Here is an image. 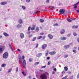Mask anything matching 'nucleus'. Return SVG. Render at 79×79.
<instances>
[{"label": "nucleus", "mask_w": 79, "mask_h": 79, "mask_svg": "<svg viewBox=\"0 0 79 79\" xmlns=\"http://www.w3.org/2000/svg\"><path fill=\"white\" fill-rule=\"evenodd\" d=\"M40 77L41 79H47V75L45 73L41 75Z\"/></svg>", "instance_id": "nucleus-1"}, {"label": "nucleus", "mask_w": 79, "mask_h": 79, "mask_svg": "<svg viewBox=\"0 0 79 79\" xmlns=\"http://www.w3.org/2000/svg\"><path fill=\"white\" fill-rule=\"evenodd\" d=\"M8 56V53L7 52H6L3 55V57L5 59H6Z\"/></svg>", "instance_id": "nucleus-2"}, {"label": "nucleus", "mask_w": 79, "mask_h": 79, "mask_svg": "<svg viewBox=\"0 0 79 79\" xmlns=\"http://www.w3.org/2000/svg\"><path fill=\"white\" fill-rule=\"evenodd\" d=\"M5 48V47L4 46H0V53H3V51Z\"/></svg>", "instance_id": "nucleus-3"}, {"label": "nucleus", "mask_w": 79, "mask_h": 79, "mask_svg": "<svg viewBox=\"0 0 79 79\" xmlns=\"http://www.w3.org/2000/svg\"><path fill=\"white\" fill-rule=\"evenodd\" d=\"M23 63H22V65L24 68H26V61L25 60H23Z\"/></svg>", "instance_id": "nucleus-4"}, {"label": "nucleus", "mask_w": 79, "mask_h": 79, "mask_svg": "<svg viewBox=\"0 0 79 79\" xmlns=\"http://www.w3.org/2000/svg\"><path fill=\"white\" fill-rule=\"evenodd\" d=\"M65 12V10H64V9H60L59 10V12L60 14H63Z\"/></svg>", "instance_id": "nucleus-5"}, {"label": "nucleus", "mask_w": 79, "mask_h": 79, "mask_svg": "<svg viewBox=\"0 0 79 79\" xmlns=\"http://www.w3.org/2000/svg\"><path fill=\"white\" fill-rule=\"evenodd\" d=\"M49 55H55L56 54V52L55 51L51 52H49Z\"/></svg>", "instance_id": "nucleus-6"}, {"label": "nucleus", "mask_w": 79, "mask_h": 79, "mask_svg": "<svg viewBox=\"0 0 79 79\" xmlns=\"http://www.w3.org/2000/svg\"><path fill=\"white\" fill-rule=\"evenodd\" d=\"M47 47V44H44L42 46V49H45Z\"/></svg>", "instance_id": "nucleus-7"}, {"label": "nucleus", "mask_w": 79, "mask_h": 79, "mask_svg": "<svg viewBox=\"0 0 79 79\" xmlns=\"http://www.w3.org/2000/svg\"><path fill=\"white\" fill-rule=\"evenodd\" d=\"M48 37L50 39H53V35L51 34H49L48 35Z\"/></svg>", "instance_id": "nucleus-8"}, {"label": "nucleus", "mask_w": 79, "mask_h": 79, "mask_svg": "<svg viewBox=\"0 0 79 79\" xmlns=\"http://www.w3.org/2000/svg\"><path fill=\"white\" fill-rule=\"evenodd\" d=\"M42 55V53H39L36 55V56L37 57H40V56H41Z\"/></svg>", "instance_id": "nucleus-9"}, {"label": "nucleus", "mask_w": 79, "mask_h": 79, "mask_svg": "<svg viewBox=\"0 0 79 79\" xmlns=\"http://www.w3.org/2000/svg\"><path fill=\"white\" fill-rule=\"evenodd\" d=\"M24 34L23 33H21L20 34V36L21 39H23L24 38Z\"/></svg>", "instance_id": "nucleus-10"}, {"label": "nucleus", "mask_w": 79, "mask_h": 79, "mask_svg": "<svg viewBox=\"0 0 79 79\" xmlns=\"http://www.w3.org/2000/svg\"><path fill=\"white\" fill-rule=\"evenodd\" d=\"M66 37L64 36L60 38V39L62 40H66Z\"/></svg>", "instance_id": "nucleus-11"}, {"label": "nucleus", "mask_w": 79, "mask_h": 79, "mask_svg": "<svg viewBox=\"0 0 79 79\" xmlns=\"http://www.w3.org/2000/svg\"><path fill=\"white\" fill-rule=\"evenodd\" d=\"M64 32H65V31L64 30V29H62L60 31V33L62 34H64Z\"/></svg>", "instance_id": "nucleus-12"}, {"label": "nucleus", "mask_w": 79, "mask_h": 79, "mask_svg": "<svg viewBox=\"0 0 79 79\" xmlns=\"http://www.w3.org/2000/svg\"><path fill=\"white\" fill-rule=\"evenodd\" d=\"M7 3V2H2L1 3V5H6Z\"/></svg>", "instance_id": "nucleus-13"}, {"label": "nucleus", "mask_w": 79, "mask_h": 79, "mask_svg": "<svg viewBox=\"0 0 79 79\" xmlns=\"http://www.w3.org/2000/svg\"><path fill=\"white\" fill-rule=\"evenodd\" d=\"M79 3V1L77 3H76V4H75V5H73V6H74L75 7H74V8L76 9V8H77V6H76V5H78Z\"/></svg>", "instance_id": "nucleus-14"}, {"label": "nucleus", "mask_w": 79, "mask_h": 79, "mask_svg": "<svg viewBox=\"0 0 79 79\" xmlns=\"http://www.w3.org/2000/svg\"><path fill=\"white\" fill-rule=\"evenodd\" d=\"M69 48V45H67L64 46V48L65 49L68 48Z\"/></svg>", "instance_id": "nucleus-15"}, {"label": "nucleus", "mask_w": 79, "mask_h": 79, "mask_svg": "<svg viewBox=\"0 0 79 79\" xmlns=\"http://www.w3.org/2000/svg\"><path fill=\"white\" fill-rule=\"evenodd\" d=\"M19 24H22L23 23V21H22V19H20L19 20Z\"/></svg>", "instance_id": "nucleus-16"}, {"label": "nucleus", "mask_w": 79, "mask_h": 79, "mask_svg": "<svg viewBox=\"0 0 79 79\" xmlns=\"http://www.w3.org/2000/svg\"><path fill=\"white\" fill-rule=\"evenodd\" d=\"M3 35H5L6 37H8L9 36V35L7 34V33H3Z\"/></svg>", "instance_id": "nucleus-17"}, {"label": "nucleus", "mask_w": 79, "mask_h": 79, "mask_svg": "<svg viewBox=\"0 0 79 79\" xmlns=\"http://www.w3.org/2000/svg\"><path fill=\"white\" fill-rule=\"evenodd\" d=\"M77 27H78V26H75V25H74V26H73V27H72V28H73V29H76V28H77Z\"/></svg>", "instance_id": "nucleus-18"}, {"label": "nucleus", "mask_w": 79, "mask_h": 79, "mask_svg": "<svg viewBox=\"0 0 79 79\" xmlns=\"http://www.w3.org/2000/svg\"><path fill=\"white\" fill-rule=\"evenodd\" d=\"M40 63V62H36L35 63L34 65H35V66H37L38 64H39Z\"/></svg>", "instance_id": "nucleus-19"}, {"label": "nucleus", "mask_w": 79, "mask_h": 79, "mask_svg": "<svg viewBox=\"0 0 79 79\" xmlns=\"http://www.w3.org/2000/svg\"><path fill=\"white\" fill-rule=\"evenodd\" d=\"M22 26L21 25L19 24H18V25L17 26V28H20V27H21Z\"/></svg>", "instance_id": "nucleus-20"}, {"label": "nucleus", "mask_w": 79, "mask_h": 79, "mask_svg": "<svg viewBox=\"0 0 79 79\" xmlns=\"http://www.w3.org/2000/svg\"><path fill=\"white\" fill-rule=\"evenodd\" d=\"M33 27H32V28H31V30L32 31H34V29H35V25H34L33 26Z\"/></svg>", "instance_id": "nucleus-21"}, {"label": "nucleus", "mask_w": 79, "mask_h": 79, "mask_svg": "<svg viewBox=\"0 0 79 79\" xmlns=\"http://www.w3.org/2000/svg\"><path fill=\"white\" fill-rule=\"evenodd\" d=\"M42 36H40L37 37V39H42Z\"/></svg>", "instance_id": "nucleus-22"}, {"label": "nucleus", "mask_w": 79, "mask_h": 79, "mask_svg": "<svg viewBox=\"0 0 79 79\" xmlns=\"http://www.w3.org/2000/svg\"><path fill=\"white\" fill-rule=\"evenodd\" d=\"M64 69L65 71H68V67H64Z\"/></svg>", "instance_id": "nucleus-23"}, {"label": "nucleus", "mask_w": 79, "mask_h": 79, "mask_svg": "<svg viewBox=\"0 0 79 79\" xmlns=\"http://www.w3.org/2000/svg\"><path fill=\"white\" fill-rule=\"evenodd\" d=\"M19 59L20 60V61L21 63H22V60H21V56L19 57Z\"/></svg>", "instance_id": "nucleus-24"}, {"label": "nucleus", "mask_w": 79, "mask_h": 79, "mask_svg": "<svg viewBox=\"0 0 79 79\" xmlns=\"http://www.w3.org/2000/svg\"><path fill=\"white\" fill-rule=\"evenodd\" d=\"M5 66H6V64H2V65H1L2 67L3 68L5 67Z\"/></svg>", "instance_id": "nucleus-25"}, {"label": "nucleus", "mask_w": 79, "mask_h": 79, "mask_svg": "<svg viewBox=\"0 0 79 79\" xmlns=\"http://www.w3.org/2000/svg\"><path fill=\"white\" fill-rule=\"evenodd\" d=\"M48 54V51H47V52L45 54V56H47Z\"/></svg>", "instance_id": "nucleus-26"}, {"label": "nucleus", "mask_w": 79, "mask_h": 79, "mask_svg": "<svg viewBox=\"0 0 79 79\" xmlns=\"http://www.w3.org/2000/svg\"><path fill=\"white\" fill-rule=\"evenodd\" d=\"M40 21L41 23H43V22H44V20L42 19H40Z\"/></svg>", "instance_id": "nucleus-27"}, {"label": "nucleus", "mask_w": 79, "mask_h": 79, "mask_svg": "<svg viewBox=\"0 0 79 79\" xmlns=\"http://www.w3.org/2000/svg\"><path fill=\"white\" fill-rule=\"evenodd\" d=\"M36 31H37V32H38L39 31V28L38 27H36Z\"/></svg>", "instance_id": "nucleus-28"}, {"label": "nucleus", "mask_w": 79, "mask_h": 79, "mask_svg": "<svg viewBox=\"0 0 79 79\" xmlns=\"http://www.w3.org/2000/svg\"><path fill=\"white\" fill-rule=\"evenodd\" d=\"M22 8L23 10H26V7L24 6H22Z\"/></svg>", "instance_id": "nucleus-29"}, {"label": "nucleus", "mask_w": 79, "mask_h": 79, "mask_svg": "<svg viewBox=\"0 0 79 79\" xmlns=\"http://www.w3.org/2000/svg\"><path fill=\"white\" fill-rule=\"evenodd\" d=\"M64 58H67V57H68V55H65L64 56Z\"/></svg>", "instance_id": "nucleus-30"}, {"label": "nucleus", "mask_w": 79, "mask_h": 79, "mask_svg": "<svg viewBox=\"0 0 79 79\" xmlns=\"http://www.w3.org/2000/svg\"><path fill=\"white\" fill-rule=\"evenodd\" d=\"M35 39H36V37H34L33 38L32 40V41H35Z\"/></svg>", "instance_id": "nucleus-31"}, {"label": "nucleus", "mask_w": 79, "mask_h": 79, "mask_svg": "<svg viewBox=\"0 0 79 79\" xmlns=\"http://www.w3.org/2000/svg\"><path fill=\"white\" fill-rule=\"evenodd\" d=\"M36 45L35 48H38V47L39 46V44H36Z\"/></svg>", "instance_id": "nucleus-32"}, {"label": "nucleus", "mask_w": 79, "mask_h": 79, "mask_svg": "<svg viewBox=\"0 0 79 79\" xmlns=\"http://www.w3.org/2000/svg\"><path fill=\"white\" fill-rule=\"evenodd\" d=\"M22 74H23V76H26V74H24V72H22Z\"/></svg>", "instance_id": "nucleus-33"}, {"label": "nucleus", "mask_w": 79, "mask_h": 79, "mask_svg": "<svg viewBox=\"0 0 79 79\" xmlns=\"http://www.w3.org/2000/svg\"><path fill=\"white\" fill-rule=\"evenodd\" d=\"M12 70V69H9V71H8V73H11Z\"/></svg>", "instance_id": "nucleus-34"}, {"label": "nucleus", "mask_w": 79, "mask_h": 79, "mask_svg": "<svg viewBox=\"0 0 79 79\" xmlns=\"http://www.w3.org/2000/svg\"><path fill=\"white\" fill-rule=\"evenodd\" d=\"M27 3H29L31 2V0H26Z\"/></svg>", "instance_id": "nucleus-35"}, {"label": "nucleus", "mask_w": 79, "mask_h": 79, "mask_svg": "<svg viewBox=\"0 0 79 79\" xmlns=\"http://www.w3.org/2000/svg\"><path fill=\"white\" fill-rule=\"evenodd\" d=\"M67 21H68V22H71L72 21V20L70 19H67Z\"/></svg>", "instance_id": "nucleus-36"}, {"label": "nucleus", "mask_w": 79, "mask_h": 79, "mask_svg": "<svg viewBox=\"0 0 79 79\" xmlns=\"http://www.w3.org/2000/svg\"><path fill=\"white\" fill-rule=\"evenodd\" d=\"M31 27H28V31H29L31 30Z\"/></svg>", "instance_id": "nucleus-37"}, {"label": "nucleus", "mask_w": 79, "mask_h": 79, "mask_svg": "<svg viewBox=\"0 0 79 79\" xmlns=\"http://www.w3.org/2000/svg\"><path fill=\"white\" fill-rule=\"evenodd\" d=\"M58 23H55L53 25L54 26H58Z\"/></svg>", "instance_id": "nucleus-38"}, {"label": "nucleus", "mask_w": 79, "mask_h": 79, "mask_svg": "<svg viewBox=\"0 0 79 79\" xmlns=\"http://www.w3.org/2000/svg\"><path fill=\"white\" fill-rule=\"evenodd\" d=\"M50 64H51V61H49L48 63V65H50Z\"/></svg>", "instance_id": "nucleus-39"}, {"label": "nucleus", "mask_w": 79, "mask_h": 79, "mask_svg": "<svg viewBox=\"0 0 79 79\" xmlns=\"http://www.w3.org/2000/svg\"><path fill=\"white\" fill-rule=\"evenodd\" d=\"M67 77H68V76H65V77H64L62 79H66Z\"/></svg>", "instance_id": "nucleus-40"}, {"label": "nucleus", "mask_w": 79, "mask_h": 79, "mask_svg": "<svg viewBox=\"0 0 79 79\" xmlns=\"http://www.w3.org/2000/svg\"><path fill=\"white\" fill-rule=\"evenodd\" d=\"M73 34L74 36H76V35H77V34L75 32L73 33Z\"/></svg>", "instance_id": "nucleus-41"}, {"label": "nucleus", "mask_w": 79, "mask_h": 79, "mask_svg": "<svg viewBox=\"0 0 79 79\" xmlns=\"http://www.w3.org/2000/svg\"><path fill=\"white\" fill-rule=\"evenodd\" d=\"M46 3H48L49 2H50V0H46Z\"/></svg>", "instance_id": "nucleus-42"}, {"label": "nucleus", "mask_w": 79, "mask_h": 79, "mask_svg": "<svg viewBox=\"0 0 79 79\" xmlns=\"http://www.w3.org/2000/svg\"><path fill=\"white\" fill-rule=\"evenodd\" d=\"M49 8H55V7L54 6H49Z\"/></svg>", "instance_id": "nucleus-43"}, {"label": "nucleus", "mask_w": 79, "mask_h": 79, "mask_svg": "<svg viewBox=\"0 0 79 79\" xmlns=\"http://www.w3.org/2000/svg\"><path fill=\"white\" fill-rule=\"evenodd\" d=\"M9 46L10 48L12 47V46L10 44H9Z\"/></svg>", "instance_id": "nucleus-44"}, {"label": "nucleus", "mask_w": 79, "mask_h": 79, "mask_svg": "<svg viewBox=\"0 0 79 79\" xmlns=\"http://www.w3.org/2000/svg\"><path fill=\"white\" fill-rule=\"evenodd\" d=\"M9 46L10 48L12 47V46L10 44H9Z\"/></svg>", "instance_id": "nucleus-45"}, {"label": "nucleus", "mask_w": 79, "mask_h": 79, "mask_svg": "<svg viewBox=\"0 0 79 79\" xmlns=\"http://www.w3.org/2000/svg\"><path fill=\"white\" fill-rule=\"evenodd\" d=\"M29 61L30 62H32V59L31 58L29 59Z\"/></svg>", "instance_id": "nucleus-46"}, {"label": "nucleus", "mask_w": 79, "mask_h": 79, "mask_svg": "<svg viewBox=\"0 0 79 79\" xmlns=\"http://www.w3.org/2000/svg\"><path fill=\"white\" fill-rule=\"evenodd\" d=\"M16 72H18V67L16 68Z\"/></svg>", "instance_id": "nucleus-47"}, {"label": "nucleus", "mask_w": 79, "mask_h": 79, "mask_svg": "<svg viewBox=\"0 0 79 79\" xmlns=\"http://www.w3.org/2000/svg\"><path fill=\"white\" fill-rule=\"evenodd\" d=\"M45 37H46V36H43V39H45Z\"/></svg>", "instance_id": "nucleus-48"}, {"label": "nucleus", "mask_w": 79, "mask_h": 79, "mask_svg": "<svg viewBox=\"0 0 79 79\" xmlns=\"http://www.w3.org/2000/svg\"><path fill=\"white\" fill-rule=\"evenodd\" d=\"M70 35H71V34L70 33L68 34L67 35L68 37H70Z\"/></svg>", "instance_id": "nucleus-49"}, {"label": "nucleus", "mask_w": 79, "mask_h": 79, "mask_svg": "<svg viewBox=\"0 0 79 79\" xmlns=\"http://www.w3.org/2000/svg\"><path fill=\"white\" fill-rule=\"evenodd\" d=\"M24 56H23L22 57V59L23 60L24 59Z\"/></svg>", "instance_id": "nucleus-50"}, {"label": "nucleus", "mask_w": 79, "mask_h": 79, "mask_svg": "<svg viewBox=\"0 0 79 79\" xmlns=\"http://www.w3.org/2000/svg\"><path fill=\"white\" fill-rule=\"evenodd\" d=\"M10 49L13 52V51H14V49H13V47L12 48H10Z\"/></svg>", "instance_id": "nucleus-51"}, {"label": "nucleus", "mask_w": 79, "mask_h": 79, "mask_svg": "<svg viewBox=\"0 0 79 79\" xmlns=\"http://www.w3.org/2000/svg\"><path fill=\"white\" fill-rule=\"evenodd\" d=\"M68 74H71V72H67Z\"/></svg>", "instance_id": "nucleus-52"}, {"label": "nucleus", "mask_w": 79, "mask_h": 79, "mask_svg": "<svg viewBox=\"0 0 79 79\" xmlns=\"http://www.w3.org/2000/svg\"><path fill=\"white\" fill-rule=\"evenodd\" d=\"M73 52H74V53H76V51L75 50H73Z\"/></svg>", "instance_id": "nucleus-53"}, {"label": "nucleus", "mask_w": 79, "mask_h": 79, "mask_svg": "<svg viewBox=\"0 0 79 79\" xmlns=\"http://www.w3.org/2000/svg\"><path fill=\"white\" fill-rule=\"evenodd\" d=\"M32 35H29L28 36V37H32Z\"/></svg>", "instance_id": "nucleus-54"}, {"label": "nucleus", "mask_w": 79, "mask_h": 79, "mask_svg": "<svg viewBox=\"0 0 79 79\" xmlns=\"http://www.w3.org/2000/svg\"><path fill=\"white\" fill-rule=\"evenodd\" d=\"M46 67V66H43L41 67V68H45Z\"/></svg>", "instance_id": "nucleus-55"}, {"label": "nucleus", "mask_w": 79, "mask_h": 79, "mask_svg": "<svg viewBox=\"0 0 79 79\" xmlns=\"http://www.w3.org/2000/svg\"><path fill=\"white\" fill-rule=\"evenodd\" d=\"M50 58L49 57H48L47 58V60H50Z\"/></svg>", "instance_id": "nucleus-56"}, {"label": "nucleus", "mask_w": 79, "mask_h": 79, "mask_svg": "<svg viewBox=\"0 0 79 79\" xmlns=\"http://www.w3.org/2000/svg\"><path fill=\"white\" fill-rule=\"evenodd\" d=\"M43 34H44V33H40V35H43Z\"/></svg>", "instance_id": "nucleus-57"}, {"label": "nucleus", "mask_w": 79, "mask_h": 79, "mask_svg": "<svg viewBox=\"0 0 79 79\" xmlns=\"http://www.w3.org/2000/svg\"><path fill=\"white\" fill-rule=\"evenodd\" d=\"M77 41L79 43V37L77 38Z\"/></svg>", "instance_id": "nucleus-58"}, {"label": "nucleus", "mask_w": 79, "mask_h": 79, "mask_svg": "<svg viewBox=\"0 0 79 79\" xmlns=\"http://www.w3.org/2000/svg\"><path fill=\"white\" fill-rule=\"evenodd\" d=\"M77 77L78 78H79V73H78V74L77 75Z\"/></svg>", "instance_id": "nucleus-59"}, {"label": "nucleus", "mask_w": 79, "mask_h": 79, "mask_svg": "<svg viewBox=\"0 0 79 79\" xmlns=\"http://www.w3.org/2000/svg\"><path fill=\"white\" fill-rule=\"evenodd\" d=\"M27 34H30V33H31V31H28V32H27Z\"/></svg>", "instance_id": "nucleus-60"}, {"label": "nucleus", "mask_w": 79, "mask_h": 79, "mask_svg": "<svg viewBox=\"0 0 79 79\" xmlns=\"http://www.w3.org/2000/svg\"><path fill=\"white\" fill-rule=\"evenodd\" d=\"M54 71H56V69L54 68Z\"/></svg>", "instance_id": "nucleus-61"}, {"label": "nucleus", "mask_w": 79, "mask_h": 79, "mask_svg": "<svg viewBox=\"0 0 79 79\" xmlns=\"http://www.w3.org/2000/svg\"><path fill=\"white\" fill-rule=\"evenodd\" d=\"M2 35L0 36V39H2Z\"/></svg>", "instance_id": "nucleus-62"}, {"label": "nucleus", "mask_w": 79, "mask_h": 79, "mask_svg": "<svg viewBox=\"0 0 79 79\" xmlns=\"http://www.w3.org/2000/svg\"><path fill=\"white\" fill-rule=\"evenodd\" d=\"M2 68H0V71H2Z\"/></svg>", "instance_id": "nucleus-63"}, {"label": "nucleus", "mask_w": 79, "mask_h": 79, "mask_svg": "<svg viewBox=\"0 0 79 79\" xmlns=\"http://www.w3.org/2000/svg\"><path fill=\"white\" fill-rule=\"evenodd\" d=\"M28 78L29 79H31V76H29L28 77Z\"/></svg>", "instance_id": "nucleus-64"}]
</instances>
